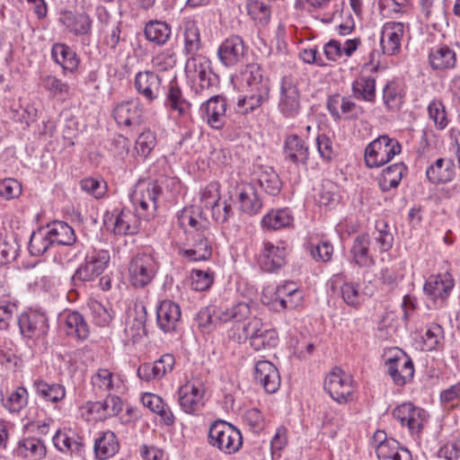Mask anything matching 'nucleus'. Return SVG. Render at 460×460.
Returning <instances> with one entry per match:
<instances>
[{"label": "nucleus", "instance_id": "6e6d98bb", "mask_svg": "<svg viewBox=\"0 0 460 460\" xmlns=\"http://www.w3.org/2000/svg\"><path fill=\"white\" fill-rule=\"evenodd\" d=\"M403 93L400 85L394 82H388L383 89V101L387 109L397 111L403 103Z\"/></svg>", "mask_w": 460, "mask_h": 460}, {"label": "nucleus", "instance_id": "09e8293b", "mask_svg": "<svg viewBox=\"0 0 460 460\" xmlns=\"http://www.w3.org/2000/svg\"><path fill=\"white\" fill-rule=\"evenodd\" d=\"M407 168L402 163L394 164L383 170L378 184L382 191L385 192L396 188Z\"/></svg>", "mask_w": 460, "mask_h": 460}, {"label": "nucleus", "instance_id": "774afa93", "mask_svg": "<svg viewBox=\"0 0 460 460\" xmlns=\"http://www.w3.org/2000/svg\"><path fill=\"white\" fill-rule=\"evenodd\" d=\"M373 235L376 243L379 245L380 252H387L392 248L394 236L388 230L386 223L384 221L378 222Z\"/></svg>", "mask_w": 460, "mask_h": 460}, {"label": "nucleus", "instance_id": "864d4df0", "mask_svg": "<svg viewBox=\"0 0 460 460\" xmlns=\"http://www.w3.org/2000/svg\"><path fill=\"white\" fill-rule=\"evenodd\" d=\"M351 89L357 99L368 102L376 101V79L372 76H362L354 81Z\"/></svg>", "mask_w": 460, "mask_h": 460}, {"label": "nucleus", "instance_id": "6ab92c4d", "mask_svg": "<svg viewBox=\"0 0 460 460\" xmlns=\"http://www.w3.org/2000/svg\"><path fill=\"white\" fill-rule=\"evenodd\" d=\"M134 86L137 93L148 102L157 100L164 92L161 76L149 70L136 74Z\"/></svg>", "mask_w": 460, "mask_h": 460}, {"label": "nucleus", "instance_id": "c85d7f7f", "mask_svg": "<svg viewBox=\"0 0 460 460\" xmlns=\"http://www.w3.org/2000/svg\"><path fill=\"white\" fill-rule=\"evenodd\" d=\"M55 447L63 453L75 454L81 456L84 452L83 438L71 429H58L53 436Z\"/></svg>", "mask_w": 460, "mask_h": 460}, {"label": "nucleus", "instance_id": "c9c22d12", "mask_svg": "<svg viewBox=\"0 0 460 460\" xmlns=\"http://www.w3.org/2000/svg\"><path fill=\"white\" fill-rule=\"evenodd\" d=\"M455 164L451 159L438 158L426 170V177L432 184H444L453 180Z\"/></svg>", "mask_w": 460, "mask_h": 460}, {"label": "nucleus", "instance_id": "bb28decb", "mask_svg": "<svg viewBox=\"0 0 460 460\" xmlns=\"http://www.w3.org/2000/svg\"><path fill=\"white\" fill-rule=\"evenodd\" d=\"M181 31L183 39L182 53L186 57L199 54L202 42L197 21L191 17L185 18L182 21Z\"/></svg>", "mask_w": 460, "mask_h": 460}, {"label": "nucleus", "instance_id": "6e6552de", "mask_svg": "<svg viewBox=\"0 0 460 460\" xmlns=\"http://www.w3.org/2000/svg\"><path fill=\"white\" fill-rule=\"evenodd\" d=\"M158 270V264L149 253H137L128 263V279L131 285L142 288L152 282Z\"/></svg>", "mask_w": 460, "mask_h": 460}, {"label": "nucleus", "instance_id": "5701e85b", "mask_svg": "<svg viewBox=\"0 0 460 460\" xmlns=\"http://www.w3.org/2000/svg\"><path fill=\"white\" fill-rule=\"evenodd\" d=\"M181 312L178 304L164 300L156 309L158 327L165 333L176 332L181 323Z\"/></svg>", "mask_w": 460, "mask_h": 460}, {"label": "nucleus", "instance_id": "412c9836", "mask_svg": "<svg viewBox=\"0 0 460 460\" xmlns=\"http://www.w3.org/2000/svg\"><path fill=\"white\" fill-rule=\"evenodd\" d=\"M244 94L238 98L235 111L246 115L255 111L269 102L270 86L243 89Z\"/></svg>", "mask_w": 460, "mask_h": 460}, {"label": "nucleus", "instance_id": "680f3d73", "mask_svg": "<svg viewBox=\"0 0 460 460\" xmlns=\"http://www.w3.org/2000/svg\"><path fill=\"white\" fill-rule=\"evenodd\" d=\"M211 216L214 221L217 224H225L234 216L232 208V198L220 199L218 202L213 205L210 208Z\"/></svg>", "mask_w": 460, "mask_h": 460}, {"label": "nucleus", "instance_id": "f257e3e1", "mask_svg": "<svg viewBox=\"0 0 460 460\" xmlns=\"http://www.w3.org/2000/svg\"><path fill=\"white\" fill-rule=\"evenodd\" d=\"M185 74L191 83L192 97L197 101L207 99L217 87L218 77L213 71L211 61L202 54L187 57Z\"/></svg>", "mask_w": 460, "mask_h": 460}, {"label": "nucleus", "instance_id": "aec40b11", "mask_svg": "<svg viewBox=\"0 0 460 460\" xmlns=\"http://www.w3.org/2000/svg\"><path fill=\"white\" fill-rule=\"evenodd\" d=\"M174 365V356L165 353L154 362L140 365L137 375L141 380L146 382L161 380L165 375L172 371Z\"/></svg>", "mask_w": 460, "mask_h": 460}, {"label": "nucleus", "instance_id": "2eb2a0df", "mask_svg": "<svg viewBox=\"0 0 460 460\" xmlns=\"http://www.w3.org/2000/svg\"><path fill=\"white\" fill-rule=\"evenodd\" d=\"M103 223L108 230L115 234L127 235L134 234L138 229V219L137 216L129 209L114 210L106 213L103 217Z\"/></svg>", "mask_w": 460, "mask_h": 460}, {"label": "nucleus", "instance_id": "423d86ee", "mask_svg": "<svg viewBox=\"0 0 460 460\" xmlns=\"http://www.w3.org/2000/svg\"><path fill=\"white\" fill-rule=\"evenodd\" d=\"M402 146L395 138L387 135L379 136L370 142L365 149V163L369 168H378L389 163L400 154Z\"/></svg>", "mask_w": 460, "mask_h": 460}, {"label": "nucleus", "instance_id": "4d7b16f0", "mask_svg": "<svg viewBox=\"0 0 460 460\" xmlns=\"http://www.w3.org/2000/svg\"><path fill=\"white\" fill-rule=\"evenodd\" d=\"M248 15L259 25L266 26L270 20V8L263 0H248Z\"/></svg>", "mask_w": 460, "mask_h": 460}, {"label": "nucleus", "instance_id": "473e14b6", "mask_svg": "<svg viewBox=\"0 0 460 460\" xmlns=\"http://www.w3.org/2000/svg\"><path fill=\"white\" fill-rule=\"evenodd\" d=\"M284 154L291 163L305 166L309 159V147L297 135H289L285 139Z\"/></svg>", "mask_w": 460, "mask_h": 460}, {"label": "nucleus", "instance_id": "f8f14e48", "mask_svg": "<svg viewBox=\"0 0 460 460\" xmlns=\"http://www.w3.org/2000/svg\"><path fill=\"white\" fill-rule=\"evenodd\" d=\"M205 385L199 380H190L180 386L178 402L181 409L188 414L198 413L205 405Z\"/></svg>", "mask_w": 460, "mask_h": 460}, {"label": "nucleus", "instance_id": "cd10ccee", "mask_svg": "<svg viewBox=\"0 0 460 460\" xmlns=\"http://www.w3.org/2000/svg\"><path fill=\"white\" fill-rule=\"evenodd\" d=\"M371 238L368 234L357 235L350 248L352 261L358 267L369 268L375 264L374 255L370 249Z\"/></svg>", "mask_w": 460, "mask_h": 460}, {"label": "nucleus", "instance_id": "0eeeda50", "mask_svg": "<svg viewBox=\"0 0 460 460\" xmlns=\"http://www.w3.org/2000/svg\"><path fill=\"white\" fill-rule=\"evenodd\" d=\"M161 191L156 181L142 182L136 186L130 199L139 217L149 220L155 217Z\"/></svg>", "mask_w": 460, "mask_h": 460}, {"label": "nucleus", "instance_id": "69168bd1", "mask_svg": "<svg viewBox=\"0 0 460 460\" xmlns=\"http://www.w3.org/2000/svg\"><path fill=\"white\" fill-rule=\"evenodd\" d=\"M27 402L28 392L24 387L19 386L8 395L4 407L10 412H19Z\"/></svg>", "mask_w": 460, "mask_h": 460}, {"label": "nucleus", "instance_id": "7c9ffc66", "mask_svg": "<svg viewBox=\"0 0 460 460\" xmlns=\"http://www.w3.org/2000/svg\"><path fill=\"white\" fill-rule=\"evenodd\" d=\"M58 21L68 32L75 36L91 33L93 21L85 13H74L70 11H65L60 13Z\"/></svg>", "mask_w": 460, "mask_h": 460}, {"label": "nucleus", "instance_id": "f03ea898", "mask_svg": "<svg viewBox=\"0 0 460 460\" xmlns=\"http://www.w3.org/2000/svg\"><path fill=\"white\" fill-rule=\"evenodd\" d=\"M231 340L239 344L249 341L252 349L260 351L275 348L279 343V335L276 330L267 328L262 319L253 316L247 323L233 331Z\"/></svg>", "mask_w": 460, "mask_h": 460}, {"label": "nucleus", "instance_id": "20e7f679", "mask_svg": "<svg viewBox=\"0 0 460 460\" xmlns=\"http://www.w3.org/2000/svg\"><path fill=\"white\" fill-rule=\"evenodd\" d=\"M392 415L402 427L407 429L409 435L415 440L420 439L425 428L429 422V412L411 402L396 406L393 410Z\"/></svg>", "mask_w": 460, "mask_h": 460}, {"label": "nucleus", "instance_id": "052dcab7", "mask_svg": "<svg viewBox=\"0 0 460 460\" xmlns=\"http://www.w3.org/2000/svg\"><path fill=\"white\" fill-rule=\"evenodd\" d=\"M423 341L422 349L433 350L437 349L442 344L444 339L443 328L437 323H432L421 336Z\"/></svg>", "mask_w": 460, "mask_h": 460}, {"label": "nucleus", "instance_id": "9b49d317", "mask_svg": "<svg viewBox=\"0 0 460 460\" xmlns=\"http://www.w3.org/2000/svg\"><path fill=\"white\" fill-rule=\"evenodd\" d=\"M324 390L339 403L351 401L354 393L352 377L341 369L335 368L326 376Z\"/></svg>", "mask_w": 460, "mask_h": 460}, {"label": "nucleus", "instance_id": "8fccbe9b", "mask_svg": "<svg viewBox=\"0 0 460 460\" xmlns=\"http://www.w3.org/2000/svg\"><path fill=\"white\" fill-rule=\"evenodd\" d=\"M166 104L180 117L187 116L190 112V103L183 98L181 90L176 84H170L166 94Z\"/></svg>", "mask_w": 460, "mask_h": 460}, {"label": "nucleus", "instance_id": "7ed1b4c3", "mask_svg": "<svg viewBox=\"0 0 460 460\" xmlns=\"http://www.w3.org/2000/svg\"><path fill=\"white\" fill-rule=\"evenodd\" d=\"M208 442L226 455H234L243 446V436L234 425L225 420H216L210 425Z\"/></svg>", "mask_w": 460, "mask_h": 460}, {"label": "nucleus", "instance_id": "c03bdc74", "mask_svg": "<svg viewBox=\"0 0 460 460\" xmlns=\"http://www.w3.org/2000/svg\"><path fill=\"white\" fill-rule=\"evenodd\" d=\"M16 451L19 456L30 460H41L47 454L43 440L35 437H29L20 441Z\"/></svg>", "mask_w": 460, "mask_h": 460}, {"label": "nucleus", "instance_id": "dca6fc26", "mask_svg": "<svg viewBox=\"0 0 460 460\" xmlns=\"http://www.w3.org/2000/svg\"><path fill=\"white\" fill-rule=\"evenodd\" d=\"M215 317L221 323H233L234 327L228 331L229 338L237 326H242L252 319V311L249 302L240 301L232 303L215 311Z\"/></svg>", "mask_w": 460, "mask_h": 460}, {"label": "nucleus", "instance_id": "ea45409f", "mask_svg": "<svg viewBox=\"0 0 460 460\" xmlns=\"http://www.w3.org/2000/svg\"><path fill=\"white\" fill-rule=\"evenodd\" d=\"M376 453L378 460H411L410 451L392 438L376 445Z\"/></svg>", "mask_w": 460, "mask_h": 460}, {"label": "nucleus", "instance_id": "a211bd4d", "mask_svg": "<svg viewBox=\"0 0 460 460\" xmlns=\"http://www.w3.org/2000/svg\"><path fill=\"white\" fill-rule=\"evenodd\" d=\"M247 47L238 35H231L219 45L217 57L222 65L226 67L242 63L246 56Z\"/></svg>", "mask_w": 460, "mask_h": 460}, {"label": "nucleus", "instance_id": "c756f323", "mask_svg": "<svg viewBox=\"0 0 460 460\" xmlns=\"http://www.w3.org/2000/svg\"><path fill=\"white\" fill-rule=\"evenodd\" d=\"M177 219L180 227L183 229L187 236L199 232L208 233V221L201 218L199 212L192 207L184 208L180 211Z\"/></svg>", "mask_w": 460, "mask_h": 460}, {"label": "nucleus", "instance_id": "1a4fd4ad", "mask_svg": "<svg viewBox=\"0 0 460 460\" xmlns=\"http://www.w3.org/2000/svg\"><path fill=\"white\" fill-rule=\"evenodd\" d=\"M110 260L109 251L93 249L85 256L84 263L76 269L72 276V280L75 283L93 280L103 273L108 267Z\"/></svg>", "mask_w": 460, "mask_h": 460}, {"label": "nucleus", "instance_id": "9d476101", "mask_svg": "<svg viewBox=\"0 0 460 460\" xmlns=\"http://www.w3.org/2000/svg\"><path fill=\"white\" fill-rule=\"evenodd\" d=\"M387 373L394 385L402 386L413 378L414 366L411 358L402 349L390 351L385 360Z\"/></svg>", "mask_w": 460, "mask_h": 460}, {"label": "nucleus", "instance_id": "de8ad7c7", "mask_svg": "<svg viewBox=\"0 0 460 460\" xmlns=\"http://www.w3.org/2000/svg\"><path fill=\"white\" fill-rule=\"evenodd\" d=\"M33 387L38 396L46 402H58L66 397V389L60 384H49L42 379H37Z\"/></svg>", "mask_w": 460, "mask_h": 460}, {"label": "nucleus", "instance_id": "f3484780", "mask_svg": "<svg viewBox=\"0 0 460 460\" xmlns=\"http://www.w3.org/2000/svg\"><path fill=\"white\" fill-rule=\"evenodd\" d=\"M287 251L284 246L264 241L258 256V265L265 272L277 273L287 262Z\"/></svg>", "mask_w": 460, "mask_h": 460}, {"label": "nucleus", "instance_id": "b1692460", "mask_svg": "<svg viewBox=\"0 0 460 460\" xmlns=\"http://www.w3.org/2000/svg\"><path fill=\"white\" fill-rule=\"evenodd\" d=\"M208 233L199 232L189 235L190 248L181 249L179 254L191 261L208 260L212 255V245L208 239Z\"/></svg>", "mask_w": 460, "mask_h": 460}, {"label": "nucleus", "instance_id": "37998d69", "mask_svg": "<svg viewBox=\"0 0 460 460\" xmlns=\"http://www.w3.org/2000/svg\"><path fill=\"white\" fill-rule=\"evenodd\" d=\"M238 199L241 210L246 214L255 215L261 209L262 201L252 183H244L241 186Z\"/></svg>", "mask_w": 460, "mask_h": 460}, {"label": "nucleus", "instance_id": "ddd939ff", "mask_svg": "<svg viewBox=\"0 0 460 460\" xmlns=\"http://www.w3.org/2000/svg\"><path fill=\"white\" fill-rule=\"evenodd\" d=\"M199 106L200 118L214 129H222L226 122V99L221 95H212L207 97Z\"/></svg>", "mask_w": 460, "mask_h": 460}, {"label": "nucleus", "instance_id": "393cba45", "mask_svg": "<svg viewBox=\"0 0 460 460\" xmlns=\"http://www.w3.org/2000/svg\"><path fill=\"white\" fill-rule=\"evenodd\" d=\"M113 117L119 125H139L143 118L142 104L137 99L122 102L114 108Z\"/></svg>", "mask_w": 460, "mask_h": 460}, {"label": "nucleus", "instance_id": "0e129e2a", "mask_svg": "<svg viewBox=\"0 0 460 460\" xmlns=\"http://www.w3.org/2000/svg\"><path fill=\"white\" fill-rule=\"evenodd\" d=\"M156 146V135L150 129L142 132L137 138L135 149L137 154L146 158Z\"/></svg>", "mask_w": 460, "mask_h": 460}, {"label": "nucleus", "instance_id": "4be33fe9", "mask_svg": "<svg viewBox=\"0 0 460 460\" xmlns=\"http://www.w3.org/2000/svg\"><path fill=\"white\" fill-rule=\"evenodd\" d=\"M254 380L268 394L276 393L280 386L281 379L278 368L268 360H260L254 366Z\"/></svg>", "mask_w": 460, "mask_h": 460}, {"label": "nucleus", "instance_id": "a19ab883", "mask_svg": "<svg viewBox=\"0 0 460 460\" xmlns=\"http://www.w3.org/2000/svg\"><path fill=\"white\" fill-rule=\"evenodd\" d=\"M63 328L66 335L80 341L86 340L90 334L87 322L77 311L69 312L65 316Z\"/></svg>", "mask_w": 460, "mask_h": 460}, {"label": "nucleus", "instance_id": "f704fd0d", "mask_svg": "<svg viewBox=\"0 0 460 460\" xmlns=\"http://www.w3.org/2000/svg\"><path fill=\"white\" fill-rule=\"evenodd\" d=\"M119 441L117 435L111 430L102 431L95 438L93 452L98 460H107L115 456L119 450Z\"/></svg>", "mask_w": 460, "mask_h": 460}, {"label": "nucleus", "instance_id": "bf43d9fd", "mask_svg": "<svg viewBox=\"0 0 460 460\" xmlns=\"http://www.w3.org/2000/svg\"><path fill=\"white\" fill-rule=\"evenodd\" d=\"M88 306L90 308L92 319L96 325L104 327L111 323L113 318V312L111 309L107 308L97 300L90 301Z\"/></svg>", "mask_w": 460, "mask_h": 460}, {"label": "nucleus", "instance_id": "49530a36", "mask_svg": "<svg viewBox=\"0 0 460 460\" xmlns=\"http://www.w3.org/2000/svg\"><path fill=\"white\" fill-rule=\"evenodd\" d=\"M294 217L288 208L271 210L261 218L262 227L269 230H279L292 226Z\"/></svg>", "mask_w": 460, "mask_h": 460}, {"label": "nucleus", "instance_id": "79ce46f5", "mask_svg": "<svg viewBox=\"0 0 460 460\" xmlns=\"http://www.w3.org/2000/svg\"><path fill=\"white\" fill-rule=\"evenodd\" d=\"M54 244L71 246L76 242L75 230L64 221H54L46 226Z\"/></svg>", "mask_w": 460, "mask_h": 460}, {"label": "nucleus", "instance_id": "13d9d810", "mask_svg": "<svg viewBox=\"0 0 460 460\" xmlns=\"http://www.w3.org/2000/svg\"><path fill=\"white\" fill-rule=\"evenodd\" d=\"M429 118L434 122L437 129L442 130L448 125L449 119L442 101L434 99L428 105Z\"/></svg>", "mask_w": 460, "mask_h": 460}, {"label": "nucleus", "instance_id": "4468645a", "mask_svg": "<svg viewBox=\"0 0 460 460\" xmlns=\"http://www.w3.org/2000/svg\"><path fill=\"white\" fill-rule=\"evenodd\" d=\"M455 286L452 275L448 272L430 275L423 285L424 294L438 307L445 305Z\"/></svg>", "mask_w": 460, "mask_h": 460}, {"label": "nucleus", "instance_id": "338daca9", "mask_svg": "<svg viewBox=\"0 0 460 460\" xmlns=\"http://www.w3.org/2000/svg\"><path fill=\"white\" fill-rule=\"evenodd\" d=\"M151 63L160 71H168L176 66L177 56L172 49H165L153 57Z\"/></svg>", "mask_w": 460, "mask_h": 460}, {"label": "nucleus", "instance_id": "a878e982", "mask_svg": "<svg viewBox=\"0 0 460 460\" xmlns=\"http://www.w3.org/2000/svg\"><path fill=\"white\" fill-rule=\"evenodd\" d=\"M404 34L402 22H385L382 28L380 45L383 53L388 56L396 54L401 49V40Z\"/></svg>", "mask_w": 460, "mask_h": 460}, {"label": "nucleus", "instance_id": "2f4dec72", "mask_svg": "<svg viewBox=\"0 0 460 460\" xmlns=\"http://www.w3.org/2000/svg\"><path fill=\"white\" fill-rule=\"evenodd\" d=\"M21 332L29 338L40 337L48 332V319L42 314L31 313L22 314L17 319Z\"/></svg>", "mask_w": 460, "mask_h": 460}, {"label": "nucleus", "instance_id": "603ef678", "mask_svg": "<svg viewBox=\"0 0 460 460\" xmlns=\"http://www.w3.org/2000/svg\"><path fill=\"white\" fill-rule=\"evenodd\" d=\"M320 207L332 208L340 201L339 187L332 181H323L314 196Z\"/></svg>", "mask_w": 460, "mask_h": 460}, {"label": "nucleus", "instance_id": "72a5a7b5", "mask_svg": "<svg viewBox=\"0 0 460 460\" xmlns=\"http://www.w3.org/2000/svg\"><path fill=\"white\" fill-rule=\"evenodd\" d=\"M428 60L433 70H448L455 67L456 54L447 45H438L429 50Z\"/></svg>", "mask_w": 460, "mask_h": 460}, {"label": "nucleus", "instance_id": "a18cd8bd", "mask_svg": "<svg viewBox=\"0 0 460 460\" xmlns=\"http://www.w3.org/2000/svg\"><path fill=\"white\" fill-rule=\"evenodd\" d=\"M238 80L242 89L270 86L269 81L263 77L261 66L255 63L248 64L242 69Z\"/></svg>", "mask_w": 460, "mask_h": 460}, {"label": "nucleus", "instance_id": "3c124183", "mask_svg": "<svg viewBox=\"0 0 460 460\" xmlns=\"http://www.w3.org/2000/svg\"><path fill=\"white\" fill-rule=\"evenodd\" d=\"M258 182L264 191L270 196H277L282 188L279 174L272 167H262L258 173Z\"/></svg>", "mask_w": 460, "mask_h": 460}, {"label": "nucleus", "instance_id": "4c0bfd02", "mask_svg": "<svg viewBox=\"0 0 460 460\" xmlns=\"http://www.w3.org/2000/svg\"><path fill=\"white\" fill-rule=\"evenodd\" d=\"M51 57L64 72L74 73L77 70L80 58L77 54L65 43H55L51 48Z\"/></svg>", "mask_w": 460, "mask_h": 460}, {"label": "nucleus", "instance_id": "e2e57ef3", "mask_svg": "<svg viewBox=\"0 0 460 460\" xmlns=\"http://www.w3.org/2000/svg\"><path fill=\"white\" fill-rule=\"evenodd\" d=\"M104 44L112 51H115L121 42L125 41V37L121 32V22L116 21L110 27L103 28Z\"/></svg>", "mask_w": 460, "mask_h": 460}, {"label": "nucleus", "instance_id": "58836bf2", "mask_svg": "<svg viewBox=\"0 0 460 460\" xmlns=\"http://www.w3.org/2000/svg\"><path fill=\"white\" fill-rule=\"evenodd\" d=\"M146 40L156 45H165L172 36V25L165 21L150 20L144 27Z\"/></svg>", "mask_w": 460, "mask_h": 460}, {"label": "nucleus", "instance_id": "39448f33", "mask_svg": "<svg viewBox=\"0 0 460 460\" xmlns=\"http://www.w3.org/2000/svg\"><path fill=\"white\" fill-rule=\"evenodd\" d=\"M296 75H285L280 80L278 110L285 119L296 118L302 110L301 94Z\"/></svg>", "mask_w": 460, "mask_h": 460}, {"label": "nucleus", "instance_id": "5fc2aeb1", "mask_svg": "<svg viewBox=\"0 0 460 460\" xmlns=\"http://www.w3.org/2000/svg\"><path fill=\"white\" fill-rule=\"evenodd\" d=\"M51 246L53 241L49 238L47 228L39 229L31 235L29 252L32 256L43 255Z\"/></svg>", "mask_w": 460, "mask_h": 460}, {"label": "nucleus", "instance_id": "e433bc0d", "mask_svg": "<svg viewBox=\"0 0 460 460\" xmlns=\"http://www.w3.org/2000/svg\"><path fill=\"white\" fill-rule=\"evenodd\" d=\"M91 385L96 394H111L119 389L121 379L108 368H98L91 376Z\"/></svg>", "mask_w": 460, "mask_h": 460}]
</instances>
